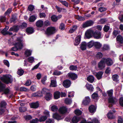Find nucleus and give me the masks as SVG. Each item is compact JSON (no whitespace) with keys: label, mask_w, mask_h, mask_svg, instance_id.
I'll use <instances>...</instances> for the list:
<instances>
[{"label":"nucleus","mask_w":123,"mask_h":123,"mask_svg":"<svg viewBox=\"0 0 123 123\" xmlns=\"http://www.w3.org/2000/svg\"><path fill=\"white\" fill-rule=\"evenodd\" d=\"M56 32V29L55 27H50L46 29L45 33L48 36H50L54 34Z\"/></svg>","instance_id":"f257e3e1"},{"label":"nucleus","mask_w":123,"mask_h":123,"mask_svg":"<svg viewBox=\"0 0 123 123\" xmlns=\"http://www.w3.org/2000/svg\"><path fill=\"white\" fill-rule=\"evenodd\" d=\"M1 79L2 81L6 84L11 83L12 81L11 76L8 75L3 76Z\"/></svg>","instance_id":"f03ea898"},{"label":"nucleus","mask_w":123,"mask_h":123,"mask_svg":"<svg viewBox=\"0 0 123 123\" xmlns=\"http://www.w3.org/2000/svg\"><path fill=\"white\" fill-rule=\"evenodd\" d=\"M5 85L0 81V92L3 91L5 94L8 93L9 90L7 88H5Z\"/></svg>","instance_id":"7ed1b4c3"},{"label":"nucleus","mask_w":123,"mask_h":123,"mask_svg":"<svg viewBox=\"0 0 123 123\" xmlns=\"http://www.w3.org/2000/svg\"><path fill=\"white\" fill-rule=\"evenodd\" d=\"M9 27L8 26H6L1 31V33L4 35H12V33L7 31Z\"/></svg>","instance_id":"20e7f679"},{"label":"nucleus","mask_w":123,"mask_h":123,"mask_svg":"<svg viewBox=\"0 0 123 123\" xmlns=\"http://www.w3.org/2000/svg\"><path fill=\"white\" fill-rule=\"evenodd\" d=\"M105 64H106L108 66H110L112 65L113 64L112 60L109 58H103Z\"/></svg>","instance_id":"39448f33"},{"label":"nucleus","mask_w":123,"mask_h":123,"mask_svg":"<svg viewBox=\"0 0 123 123\" xmlns=\"http://www.w3.org/2000/svg\"><path fill=\"white\" fill-rule=\"evenodd\" d=\"M93 24L94 22L92 20H88L83 24L82 27L83 28H85L92 25Z\"/></svg>","instance_id":"423d86ee"},{"label":"nucleus","mask_w":123,"mask_h":123,"mask_svg":"<svg viewBox=\"0 0 123 123\" xmlns=\"http://www.w3.org/2000/svg\"><path fill=\"white\" fill-rule=\"evenodd\" d=\"M101 33L100 32L96 30L95 32L93 31V36L94 38L99 39L101 38Z\"/></svg>","instance_id":"0eeeda50"},{"label":"nucleus","mask_w":123,"mask_h":123,"mask_svg":"<svg viewBox=\"0 0 123 123\" xmlns=\"http://www.w3.org/2000/svg\"><path fill=\"white\" fill-rule=\"evenodd\" d=\"M68 76L72 80H75L78 77V76L75 73L70 72L68 74Z\"/></svg>","instance_id":"6e6552de"},{"label":"nucleus","mask_w":123,"mask_h":123,"mask_svg":"<svg viewBox=\"0 0 123 123\" xmlns=\"http://www.w3.org/2000/svg\"><path fill=\"white\" fill-rule=\"evenodd\" d=\"M105 67V63L102 58L98 63V68L100 70H102Z\"/></svg>","instance_id":"1a4fd4ad"},{"label":"nucleus","mask_w":123,"mask_h":123,"mask_svg":"<svg viewBox=\"0 0 123 123\" xmlns=\"http://www.w3.org/2000/svg\"><path fill=\"white\" fill-rule=\"evenodd\" d=\"M29 105L31 108L34 109L37 108L39 105L38 102V101H37L35 102H33L29 103Z\"/></svg>","instance_id":"9d476101"},{"label":"nucleus","mask_w":123,"mask_h":123,"mask_svg":"<svg viewBox=\"0 0 123 123\" xmlns=\"http://www.w3.org/2000/svg\"><path fill=\"white\" fill-rule=\"evenodd\" d=\"M53 117L54 118L58 121L62 120L63 118V117L62 116L56 112L53 114Z\"/></svg>","instance_id":"9b49d317"},{"label":"nucleus","mask_w":123,"mask_h":123,"mask_svg":"<svg viewBox=\"0 0 123 123\" xmlns=\"http://www.w3.org/2000/svg\"><path fill=\"white\" fill-rule=\"evenodd\" d=\"M96 107L95 106L91 105L89 106L88 109L90 113H94L96 111Z\"/></svg>","instance_id":"f8f14e48"},{"label":"nucleus","mask_w":123,"mask_h":123,"mask_svg":"<svg viewBox=\"0 0 123 123\" xmlns=\"http://www.w3.org/2000/svg\"><path fill=\"white\" fill-rule=\"evenodd\" d=\"M71 84L70 80H64L63 82V85L66 88H68L70 87Z\"/></svg>","instance_id":"ddd939ff"},{"label":"nucleus","mask_w":123,"mask_h":123,"mask_svg":"<svg viewBox=\"0 0 123 123\" xmlns=\"http://www.w3.org/2000/svg\"><path fill=\"white\" fill-rule=\"evenodd\" d=\"M81 119V118L79 117L74 116L70 122V123H77Z\"/></svg>","instance_id":"4468645a"},{"label":"nucleus","mask_w":123,"mask_h":123,"mask_svg":"<svg viewBox=\"0 0 123 123\" xmlns=\"http://www.w3.org/2000/svg\"><path fill=\"white\" fill-rule=\"evenodd\" d=\"M25 31L26 33L28 35L32 34L34 32V29L31 27H27Z\"/></svg>","instance_id":"2eb2a0df"},{"label":"nucleus","mask_w":123,"mask_h":123,"mask_svg":"<svg viewBox=\"0 0 123 123\" xmlns=\"http://www.w3.org/2000/svg\"><path fill=\"white\" fill-rule=\"evenodd\" d=\"M23 44L22 43L18 42L16 43V51L18 50H21L23 48Z\"/></svg>","instance_id":"dca6fc26"},{"label":"nucleus","mask_w":123,"mask_h":123,"mask_svg":"<svg viewBox=\"0 0 123 123\" xmlns=\"http://www.w3.org/2000/svg\"><path fill=\"white\" fill-rule=\"evenodd\" d=\"M59 112L62 114H64L66 113L67 111V109L65 106H62L58 110Z\"/></svg>","instance_id":"f3484780"},{"label":"nucleus","mask_w":123,"mask_h":123,"mask_svg":"<svg viewBox=\"0 0 123 123\" xmlns=\"http://www.w3.org/2000/svg\"><path fill=\"white\" fill-rule=\"evenodd\" d=\"M117 41L119 43V44L121 45L123 43V37L120 35H118L116 38Z\"/></svg>","instance_id":"a211bd4d"},{"label":"nucleus","mask_w":123,"mask_h":123,"mask_svg":"<svg viewBox=\"0 0 123 123\" xmlns=\"http://www.w3.org/2000/svg\"><path fill=\"white\" fill-rule=\"evenodd\" d=\"M85 99L82 102V104L84 105H88L90 102V99L89 96L86 97L85 98Z\"/></svg>","instance_id":"6ab92c4d"},{"label":"nucleus","mask_w":123,"mask_h":123,"mask_svg":"<svg viewBox=\"0 0 123 123\" xmlns=\"http://www.w3.org/2000/svg\"><path fill=\"white\" fill-rule=\"evenodd\" d=\"M36 25L38 27H42L43 25V22L41 20H39L36 22Z\"/></svg>","instance_id":"aec40b11"},{"label":"nucleus","mask_w":123,"mask_h":123,"mask_svg":"<svg viewBox=\"0 0 123 123\" xmlns=\"http://www.w3.org/2000/svg\"><path fill=\"white\" fill-rule=\"evenodd\" d=\"M31 96L34 97H40L43 96V94L40 91L34 92L31 94Z\"/></svg>","instance_id":"412c9836"},{"label":"nucleus","mask_w":123,"mask_h":123,"mask_svg":"<svg viewBox=\"0 0 123 123\" xmlns=\"http://www.w3.org/2000/svg\"><path fill=\"white\" fill-rule=\"evenodd\" d=\"M81 36L80 35L78 36L75 38L74 43V44L75 46L78 45L79 44L81 41Z\"/></svg>","instance_id":"4be33fe9"},{"label":"nucleus","mask_w":123,"mask_h":123,"mask_svg":"<svg viewBox=\"0 0 123 123\" xmlns=\"http://www.w3.org/2000/svg\"><path fill=\"white\" fill-rule=\"evenodd\" d=\"M80 45V48L83 51L86 49L87 44L86 42H82Z\"/></svg>","instance_id":"5701e85b"},{"label":"nucleus","mask_w":123,"mask_h":123,"mask_svg":"<svg viewBox=\"0 0 123 123\" xmlns=\"http://www.w3.org/2000/svg\"><path fill=\"white\" fill-rule=\"evenodd\" d=\"M93 31L92 30H90L85 33V35L87 38L89 39L93 35Z\"/></svg>","instance_id":"b1692460"},{"label":"nucleus","mask_w":123,"mask_h":123,"mask_svg":"<svg viewBox=\"0 0 123 123\" xmlns=\"http://www.w3.org/2000/svg\"><path fill=\"white\" fill-rule=\"evenodd\" d=\"M52 94H51L49 92V93H47L45 94L44 98L47 101L50 100L52 98Z\"/></svg>","instance_id":"393cba45"},{"label":"nucleus","mask_w":123,"mask_h":123,"mask_svg":"<svg viewBox=\"0 0 123 123\" xmlns=\"http://www.w3.org/2000/svg\"><path fill=\"white\" fill-rule=\"evenodd\" d=\"M103 72L102 71H99L98 73H96L95 76L98 80L102 78V76L103 74Z\"/></svg>","instance_id":"a878e982"},{"label":"nucleus","mask_w":123,"mask_h":123,"mask_svg":"<svg viewBox=\"0 0 123 123\" xmlns=\"http://www.w3.org/2000/svg\"><path fill=\"white\" fill-rule=\"evenodd\" d=\"M102 44L99 42H94V46L97 49H99L102 46Z\"/></svg>","instance_id":"bb28decb"},{"label":"nucleus","mask_w":123,"mask_h":123,"mask_svg":"<svg viewBox=\"0 0 123 123\" xmlns=\"http://www.w3.org/2000/svg\"><path fill=\"white\" fill-rule=\"evenodd\" d=\"M77 26L76 25H74L72 28H71L69 31V32L72 33L74 32L77 29Z\"/></svg>","instance_id":"cd10ccee"},{"label":"nucleus","mask_w":123,"mask_h":123,"mask_svg":"<svg viewBox=\"0 0 123 123\" xmlns=\"http://www.w3.org/2000/svg\"><path fill=\"white\" fill-rule=\"evenodd\" d=\"M94 42L93 40L90 41L87 43V46L89 48H90L94 46Z\"/></svg>","instance_id":"c85d7f7f"},{"label":"nucleus","mask_w":123,"mask_h":123,"mask_svg":"<svg viewBox=\"0 0 123 123\" xmlns=\"http://www.w3.org/2000/svg\"><path fill=\"white\" fill-rule=\"evenodd\" d=\"M87 80L91 83H92L94 79V77L92 75L89 76L87 78Z\"/></svg>","instance_id":"c756f323"},{"label":"nucleus","mask_w":123,"mask_h":123,"mask_svg":"<svg viewBox=\"0 0 123 123\" xmlns=\"http://www.w3.org/2000/svg\"><path fill=\"white\" fill-rule=\"evenodd\" d=\"M60 92L58 91L55 92L54 94V98L55 99H57L60 97Z\"/></svg>","instance_id":"7c9ffc66"},{"label":"nucleus","mask_w":123,"mask_h":123,"mask_svg":"<svg viewBox=\"0 0 123 123\" xmlns=\"http://www.w3.org/2000/svg\"><path fill=\"white\" fill-rule=\"evenodd\" d=\"M108 101L109 103H112L113 104H116V101L114 100L113 97H109L108 99Z\"/></svg>","instance_id":"2f4dec72"},{"label":"nucleus","mask_w":123,"mask_h":123,"mask_svg":"<svg viewBox=\"0 0 123 123\" xmlns=\"http://www.w3.org/2000/svg\"><path fill=\"white\" fill-rule=\"evenodd\" d=\"M119 77V76L117 74L113 75L112 76L113 80L115 82H117L118 81V78Z\"/></svg>","instance_id":"473e14b6"},{"label":"nucleus","mask_w":123,"mask_h":123,"mask_svg":"<svg viewBox=\"0 0 123 123\" xmlns=\"http://www.w3.org/2000/svg\"><path fill=\"white\" fill-rule=\"evenodd\" d=\"M24 72V71L22 69H18L17 72V74L19 76L23 75Z\"/></svg>","instance_id":"72a5a7b5"},{"label":"nucleus","mask_w":123,"mask_h":123,"mask_svg":"<svg viewBox=\"0 0 123 123\" xmlns=\"http://www.w3.org/2000/svg\"><path fill=\"white\" fill-rule=\"evenodd\" d=\"M69 69L72 71H76L77 69V67L76 66L70 65L69 67Z\"/></svg>","instance_id":"f704fd0d"},{"label":"nucleus","mask_w":123,"mask_h":123,"mask_svg":"<svg viewBox=\"0 0 123 123\" xmlns=\"http://www.w3.org/2000/svg\"><path fill=\"white\" fill-rule=\"evenodd\" d=\"M31 54V52L30 50H26L25 52V55L26 57H28Z\"/></svg>","instance_id":"c9c22d12"},{"label":"nucleus","mask_w":123,"mask_h":123,"mask_svg":"<svg viewBox=\"0 0 123 123\" xmlns=\"http://www.w3.org/2000/svg\"><path fill=\"white\" fill-rule=\"evenodd\" d=\"M113 91L112 89L108 90L107 91V93L109 97H112Z\"/></svg>","instance_id":"e433bc0d"},{"label":"nucleus","mask_w":123,"mask_h":123,"mask_svg":"<svg viewBox=\"0 0 123 123\" xmlns=\"http://www.w3.org/2000/svg\"><path fill=\"white\" fill-rule=\"evenodd\" d=\"M51 20L53 22H56L58 20L57 16L54 15H53L51 16Z\"/></svg>","instance_id":"4c0bfd02"},{"label":"nucleus","mask_w":123,"mask_h":123,"mask_svg":"<svg viewBox=\"0 0 123 123\" xmlns=\"http://www.w3.org/2000/svg\"><path fill=\"white\" fill-rule=\"evenodd\" d=\"M36 19V18L35 16L34 15H33L30 16L29 19L30 22H34Z\"/></svg>","instance_id":"58836bf2"},{"label":"nucleus","mask_w":123,"mask_h":123,"mask_svg":"<svg viewBox=\"0 0 123 123\" xmlns=\"http://www.w3.org/2000/svg\"><path fill=\"white\" fill-rule=\"evenodd\" d=\"M51 86L53 87H55L57 86L56 82L54 80H52L51 81Z\"/></svg>","instance_id":"ea45409f"},{"label":"nucleus","mask_w":123,"mask_h":123,"mask_svg":"<svg viewBox=\"0 0 123 123\" xmlns=\"http://www.w3.org/2000/svg\"><path fill=\"white\" fill-rule=\"evenodd\" d=\"M109 49V46L107 44H104L102 48V49L103 51L107 50Z\"/></svg>","instance_id":"a19ab883"},{"label":"nucleus","mask_w":123,"mask_h":123,"mask_svg":"<svg viewBox=\"0 0 123 123\" xmlns=\"http://www.w3.org/2000/svg\"><path fill=\"white\" fill-rule=\"evenodd\" d=\"M55 8L57 10L58 12H60L62 11V10H64V12H66L67 11L64 8H60L59 7L57 6H55Z\"/></svg>","instance_id":"79ce46f5"},{"label":"nucleus","mask_w":123,"mask_h":123,"mask_svg":"<svg viewBox=\"0 0 123 123\" xmlns=\"http://www.w3.org/2000/svg\"><path fill=\"white\" fill-rule=\"evenodd\" d=\"M41 92H42V94H46L47 93L49 92V90L46 88H43Z\"/></svg>","instance_id":"37998d69"},{"label":"nucleus","mask_w":123,"mask_h":123,"mask_svg":"<svg viewBox=\"0 0 123 123\" xmlns=\"http://www.w3.org/2000/svg\"><path fill=\"white\" fill-rule=\"evenodd\" d=\"M19 111L21 112H24L27 111V108L25 107H20L19 108Z\"/></svg>","instance_id":"c03bdc74"},{"label":"nucleus","mask_w":123,"mask_h":123,"mask_svg":"<svg viewBox=\"0 0 123 123\" xmlns=\"http://www.w3.org/2000/svg\"><path fill=\"white\" fill-rule=\"evenodd\" d=\"M82 112L79 109H76L74 111L75 114L77 116L80 115L82 114Z\"/></svg>","instance_id":"a18cd8bd"},{"label":"nucleus","mask_w":123,"mask_h":123,"mask_svg":"<svg viewBox=\"0 0 123 123\" xmlns=\"http://www.w3.org/2000/svg\"><path fill=\"white\" fill-rule=\"evenodd\" d=\"M98 97V94L96 92H94L91 95L92 98L93 99H96Z\"/></svg>","instance_id":"49530a36"},{"label":"nucleus","mask_w":123,"mask_h":123,"mask_svg":"<svg viewBox=\"0 0 123 123\" xmlns=\"http://www.w3.org/2000/svg\"><path fill=\"white\" fill-rule=\"evenodd\" d=\"M86 87L87 89L91 91H92L94 89L92 85H88L86 86Z\"/></svg>","instance_id":"de8ad7c7"},{"label":"nucleus","mask_w":123,"mask_h":123,"mask_svg":"<svg viewBox=\"0 0 123 123\" xmlns=\"http://www.w3.org/2000/svg\"><path fill=\"white\" fill-rule=\"evenodd\" d=\"M72 102L71 99L68 98H66L65 100V103L67 105L70 104Z\"/></svg>","instance_id":"09e8293b"},{"label":"nucleus","mask_w":123,"mask_h":123,"mask_svg":"<svg viewBox=\"0 0 123 123\" xmlns=\"http://www.w3.org/2000/svg\"><path fill=\"white\" fill-rule=\"evenodd\" d=\"M47 117L45 116H43L40 117L39 119V121L42 122L44 121L47 119Z\"/></svg>","instance_id":"8fccbe9b"},{"label":"nucleus","mask_w":123,"mask_h":123,"mask_svg":"<svg viewBox=\"0 0 123 123\" xmlns=\"http://www.w3.org/2000/svg\"><path fill=\"white\" fill-rule=\"evenodd\" d=\"M62 74L60 71L57 70H55L53 73V75H59Z\"/></svg>","instance_id":"3c124183"},{"label":"nucleus","mask_w":123,"mask_h":123,"mask_svg":"<svg viewBox=\"0 0 123 123\" xmlns=\"http://www.w3.org/2000/svg\"><path fill=\"white\" fill-rule=\"evenodd\" d=\"M51 110L53 112L56 111L58 110L57 107L55 105H53L51 107Z\"/></svg>","instance_id":"603ef678"},{"label":"nucleus","mask_w":123,"mask_h":123,"mask_svg":"<svg viewBox=\"0 0 123 123\" xmlns=\"http://www.w3.org/2000/svg\"><path fill=\"white\" fill-rule=\"evenodd\" d=\"M39 121V119L36 118L34 119H33L30 121V123H38Z\"/></svg>","instance_id":"864d4df0"},{"label":"nucleus","mask_w":123,"mask_h":123,"mask_svg":"<svg viewBox=\"0 0 123 123\" xmlns=\"http://www.w3.org/2000/svg\"><path fill=\"white\" fill-rule=\"evenodd\" d=\"M24 117L26 120H29L32 118V117L30 115H26L24 116Z\"/></svg>","instance_id":"5fc2aeb1"},{"label":"nucleus","mask_w":123,"mask_h":123,"mask_svg":"<svg viewBox=\"0 0 123 123\" xmlns=\"http://www.w3.org/2000/svg\"><path fill=\"white\" fill-rule=\"evenodd\" d=\"M107 116L108 118L110 119H113L115 118V116L113 115V114L109 113L107 114Z\"/></svg>","instance_id":"6e6d98bb"},{"label":"nucleus","mask_w":123,"mask_h":123,"mask_svg":"<svg viewBox=\"0 0 123 123\" xmlns=\"http://www.w3.org/2000/svg\"><path fill=\"white\" fill-rule=\"evenodd\" d=\"M96 56L98 58L100 59L103 57V54L100 52H98Z\"/></svg>","instance_id":"4d7b16f0"},{"label":"nucleus","mask_w":123,"mask_h":123,"mask_svg":"<svg viewBox=\"0 0 123 123\" xmlns=\"http://www.w3.org/2000/svg\"><path fill=\"white\" fill-rule=\"evenodd\" d=\"M110 27L106 25H105L103 28V30L104 31L107 32L110 29Z\"/></svg>","instance_id":"13d9d810"},{"label":"nucleus","mask_w":123,"mask_h":123,"mask_svg":"<svg viewBox=\"0 0 123 123\" xmlns=\"http://www.w3.org/2000/svg\"><path fill=\"white\" fill-rule=\"evenodd\" d=\"M27 26V24L25 22L23 23L20 26V28L22 29H24Z\"/></svg>","instance_id":"bf43d9fd"},{"label":"nucleus","mask_w":123,"mask_h":123,"mask_svg":"<svg viewBox=\"0 0 123 123\" xmlns=\"http://www.w3.org/2000/svg\"><path fill=\"white\" fill-rule=\"evenodd\" d=\"M19 90L21 92H27L29 90L28 88H26L25 87H22L20 88Z\"/></svg>","instance_id":"052dcab7"},{"label":"nucleus","mask_w":123,"mask_h":123,"mask_svg":"<svg viewBox=\"0 0 123 123\" xmlns=\"http://www.w3.org/2000/svg\"><path fill=\"white\" fill-rule=\"evenodd\" d=\"M34 7L32 5H30L28 7V9L29 11H32L34 9Z\"/></svg>","instance_id":"680f3d73"},{"label":"nucleus","mask_w":123,"mask_h":123,"mask_svg":"<svg viewBox=\"0 0 123 123\" xmlns=\"http://www.w3.org/2000/svg\"><path fill=\"white\" fill-rule=\"evenodd\" d=\"M28 60L29 62L32 63L34 61V59L33 57H30L28 58Z\"/></svg>","instance_id":"e2e57ef3"},{"label":"nucleus","mask_w":123,"mask_h":123,"mask_svg":"<svg viewBox=\"0 0 123 123\" xmlns=\"http://www.w3.org/2000/svg\"><path fill=\"white\" fill-rule=\"evenodd\" d=\"M106 8L101 7L99 8L98 10L101 12H103L106 11Z\"/></svg>","instance_id":"0e129e2a"},{"label":"nucleus","mask_w":123,"mask_h":123,"mask_svg":"<svg viewBox=\"0 0 123 123\" xmlns=\"http://www.w3.org/2000/svg\"><path fill=\"white\" fill-rule=\"evenodd\" d=\"M106 21L105 18H102L101 19L99 20V22L100 24H103L105 23Z\"/></svg>","instance_id":"69168bd1"},{"label":"nucleus","mask_w":123,"mask_h":123,"mask_svg":"<svg viewBox=\"0 0 123 123\" xmlns=\"http://www.w3.org/2000/svg\"><path fill=\"white\" fill-rule=\"evenodd\" d=\"M43 25L44 26H47L50 25V23L48 20H46L43 23Z\"/></svg>","instance_id":"338daca9"},{"label":"nucleus","mask_w":123,"mask_h":123,"mask_svg":"<svg viewBox=\"0 0 123 123\" xmlns=\"http://www.w3.org/2000/svg\"><path fill=\"white\" fill-rule=\"evenodd\" d=\"M119 103L120 105L123 107V97L120 98L119 99Z\"/></svg>","instance_id":"774afa93"}]
</instances>
